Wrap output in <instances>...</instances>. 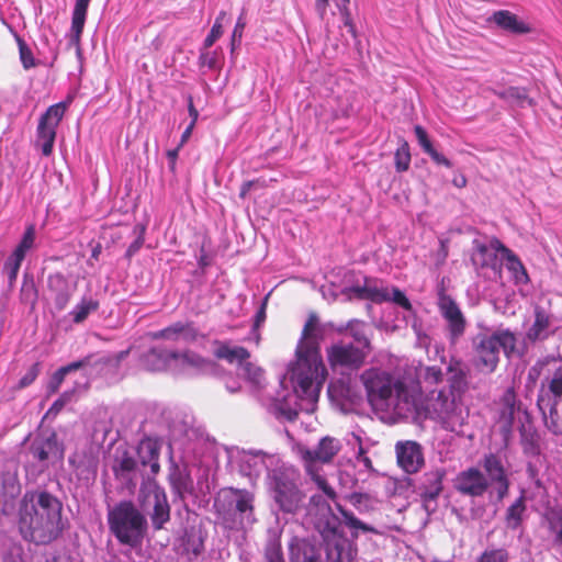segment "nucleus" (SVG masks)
<instances>
[{
    "mask_svg": "<svg viewBox=\"0 0 562 562\" xmlns=\"http://www.w3.org/2000/svg\"><path fill=\"white\" fill-rule=\"evenodd\" d=\"M272 498L288 514L299 515L305 528H313L326 544L327 562H353L356 549L339 529V518L333 513L327 499L313 495L305 504V495L299 488L300 473L284 463L267 476Z\"/></svg>",
    "mask_w": 562,
    "mask_h": 562,
    "instance_id": "obj_1",
    "label": "nucleus"
},
{
    "mask_svg": "<svg viewBox=\"0 0 562 562\" xmlns=\"http://www.w3.org/2000/svg\"><path fill=\"white\" fill-rule=\"evenodd\" d=\"M319 339L318 319L311 315L296 347V362L290 370L292 392L282 390L276 396L269 394L261 398L268 409L277 416L293 420L300 412L312 413L315 409L327 375L319 353Z\"/></svg>",
    "mask_w": 562,
    "mask_h": 562,
    "instance_id": "obj_2",
    "label": "nucleus"
},
{
    "mask_svg": "<svg viewBox=\"0 0 562 562\" xmlns=\"http://www.w3.org/2000/svg\"><path fill=\"white\" fill-rule=\"evenodd\" d=\"M360 380L369 403L374 409L408 418L419 409V384L407 376L371 368L364 370Z\"/></svg>",
    "mask_w": 562,
    "mask_h": 562,
    "instance_id": "obj_3",
    "label": "nucleus"
},
{
    "mask_svg": "<svg viewBox=\"0 0 562 562\" xmlns=\"http://www.w3.org/2000/svg\"><path fill=\"white\" fill-rule=\"evenodd\" d=\"M18 526L21 536L36 544H48L64 530L63 503L44 490L26 491L19 504Z\"/></svg>",
    "mask_w": 562,
    "mask_h": 562,
    "instance_id": "obj_4",
    "label": "nucleus"
},
{
    "mask_svg": "<svg viewBox=\"0 0 562 562\" xmlns=\"http://www.w3.org/2000/svg\"><path fill=\"white\" fill-rule=\"evenodd\" d=\"M517 336L508 328L480 333L472 339L473 364L482 373H493L499 363L501 350L510 358L516 350Z\"/></svg>",
    "mask_w": 562,
    "mask_h": 562,
    "instance_id": "obj_5",
    "label": "nucleus"
},
{
    "mask_svg": "<svg viewBox=\"0 0 562 562\" xmlns=\"http://www.w3.org/2000/svg\"><path fill=\"white\" fill-rule=\"evenodd\" d=\"M420 411L451 432H459L468 418V412L463 408L461 398L447 387L430 391L425 404L419 401V409L416 414Z\"/></svg>",
    "mask_w": 562,
    "mask_h": 562,
    "instance_id": "obj_6",
    "label": "nucleus"
},
{
    "mask_svg": "<svg viewBox=\"0 0 562 562\" xmlns=\"http://www.w3.org/2000/svg\"><path fill=\"white\" fill-rule=\"evenodd\" d=\"M109 529L124 546L136 548L144 539L147 520L132 502L123 501L108 512Z\"/></svg>",
    "mask_w": 562,
    "mask_h": 562,
    "instance_id": "obj_7",
    "label": "nucleus"
},
{
    "mask_svg": "<svg viewBox=\"0 0 562 562\" xmlns=\"http://www.w3.org/2000/svg\"><path fill=\"white\" fill-rule=\"evenodd\" d=\"M214 508L226 528L244 527L245 522L254 521V495L247 491H222L214 501Z\"/></svg>",
    "mask_w": 562,
    "mask_h": 562,
    "instance_id": "obj_8",
    "label": "nucleus"
},
{
    "mask_svg": "<svg viewBox=\"0 0 562 562\" xmlns=\"http://www.w3.org/2000/svg\"><path fill=\"white\" fill-rule=\"evenodd\" d=\"M231 462L235 464L240 474L255 480L267 471L268 475L274 469L281 468L285 462L277 453H267L262 450H236L229 454Z\"/></svg>",
    "mask_w": 562,
    "mask_h": 562,
    "instance_id": "obj_9",
    "label": "nucleus"
},
{
    "mask_svg": "<svg viewBox=\"0 0 562 562\" xmlns=\"http://www.w3.org/2000/svg\"><path fill=\"white\" fill-rule=\"evenodd\" d=\"M139 505L149 515L155 530L164 528L170 519V506L166 492L155 481L144 482L138 494Z\"/></svg>",
    "mask_w": 562,
    "mask_h": 562,
    "instance_id": "obj_10",
    "label": "nucleus"
},
{
    "mask_svg": "<svg viewBox=\"0 0 562 562\" xmlns=\"http://www.w3.org/2000/svg\"><path fill=\"white\" fill-rule=\"evenodd\" d=\"M340 450V443L331 437H324L314 449H301L302 459L306 463V471L312 476L317 486L330 498L335 497L334 490L327 484V481L314 471L315 462H329Z\"/></svg>",
    "mask_w": 562,
    "mask_h": 562,
    "instance_id": "obj_11",
    "label": "nucleus"
},
{
    "mask_svg": "<svg viewBox=\"0 0 562 562\" xmlns=\"http://www.w3.org/2000/svg\"><path fill=\"white\" fill-rule=\"evenodd\" d=\"M327 357L335 370H356L363 363L366 353L360 347H355L352 344L338 342L328 349Z\"/></svg>",
    "mask_w": 562,
    "mask_h": 562,
    "instance_id": "obj_12",
    "label": "nucleus"
},
{
    "mask_svg": "<svg viewBox=\"0 0 562 562\" xmlns=\"http://www.w3.org/2000/svg\"><path fill=\"white\" fill-rule=\"evenodd\" d=\"M482 467L486 473L488 486L492 485L498 499H503L509 491V480L502 458L496 453L485 454Z\"/></svg>",
    "mask_w": 562,
    "mask_h": 562,
    "instance_id": "obj_13",
    "label": "nucleus"
},
{
    "mask_svg": "<svg viewBox=\"0 0 562 562\" xmlns=\"http://www.w3.org/2000/svg\"><path fill=\"white\" fill-rule=\"evenodd\" d=\"M438 307L447 322L449 339L456 344L465 330V318L456 301L446 294L439 296Z\"/></svg>",
    "mask_w": 562,
    "mask_h": 562,
    "instance_id": "obj_14",
    "label": "nucleus"
},
{
    "mask_svg": "<svg viewBox=\"0 0 562 562\" xmlns=\"http://www.w3.org/2000/svg\"><path fill=\"white\" fill-rule=\"evenodd\" d=\"M30 453L40 463V471H43L50 462L61 460L64 450L56 435L52 434L48 437L35 438L30 447Z\"/></svg>",
    "mask_w": 562,
    "mask_h": 562,
    "instance_id": "obj_15",
    "label": "nucleus"
},
{
    "mask_svg": "<svg viewBox=\"0 0 562 562\" xmlns=\"http://www.w3.org/2000/svg\"><path fill=\"white\" fill-rule=\"evenodd\" d=\"M328 396L345 413L351 411L361 401L357 385L350 379H339L328 386Z\"/></svg>",
    "mask_w": 562,
    "mask_h": 562,
    "instance_id": "obj_16",
    "label": "nucleus"
},
{
    "mask_svg": "<svg viewBox=\"0 0 562 562\" xmlns=\"http://www.w3.org/2000/svg\"><path fill=\"white\" fill-rule=\"evenodd\" d=\"M396 459L400 468L408 473H417L424 465L423 448L416 441H398L395 445Z\"/></svg>",
    "mask_w": 562,
    "mask_h": 562,
    "instance_id": "obj_17",
    "label": "nucleus"
},
{
    "mask_svg": "<svg viewBox=\"0 0 562 562\" xmlns=\"http://www.w3.org/2000/svg\"><path fill=\"white\" fill-rule=\"evenodd\" d=\"M454 487L463 495L480 497L487 491L488 481L477 468L472 467L457 475Z\"/></svg>",
    "mask_w": 562,
    "mask_h": 562,
    "instance_id": "obj_18",
    "label": "nucleus"
},
{
    "mask_svg": "<svg viewBox=\"0 0 562 562\" xmlns=\"http://www.w3.org/2000/svg\"><path fill=\"white\" fill-rule=\"evenodd\" d=\"M173 359L176 360L172 371L178 373H206L213 368V363L210 360H206L192 351H186L182 353L176 352V357H173Z\"/></svg>",
    "mask_w": 562,
    "mask_h": 562,
    "instance_id": "obj_19",
    "label": "nucleus"
},
{
    "mask_svg": "<svg viewBox=\"0 0 562 562\" xmlns=\"http://www.w3.org/2000/svg\"><path fill=\"white\" fill-rule=\"evenodd\" d=\"M501 243L498 239H493L488 245L480 244L475 247L472 255V262L477 268H491L494 272L498 271L501 263L498 254L502 255V248L496 245Z\"/></svg>",
    "mask_w": 562,
    "mask_h": 562,
    "instance_id": "obj_20",
    "label": "nucleus"
},
{
    "mask_svg": "<svg viewBox=\"0 0 562 562\" xmlns=\"http://www.w3.org/2000/svg\"><path fill=\"white\" fill-rule=\"evenodd\" d=\"M370 297L374 302H393L403 307L409 316H414L412 303L403 291L395 286H373L369 289Z\"/></svg>",
    "mask_w": 562,
    "mask_h": 562,
    "instance_id": "obj_21",
    "label": "nucleus"
},
{
    "mask_svg": "<svg viewBox=\"0 0 562 562\" xmlns=\"http://www.w3.org/2000/svg\"><path fill=\"white\" fill-rule=\"evenodd\" d=\"M321 549L314 542L304 538H293L290 543L291 562H319Z\"/></svg>",
    "mask_w": 562,
    "mask_h": 562,
    "instance_id": "obj_22",
    "label": "nucleus"
},
{
    "mask_svg": "<svg viewBox=\"0 0 562 562\" xmlns=\"http://www.w3.org/2000/svg\"><path fill=\"white\" fill-rule=\"evenodd\" d=\"M175 351H167L161 348H151L142 359L144 368L148 371L171 370L175 367Z\"/></svg>",
    "mask_w": 562,
    "mask_h": 562,
    "instance_id": "obj_23",
    "label": "nucleus"
},
{
    "mask_svg": "<svg viewBox=\"0 0 562 562\" xmlns=\"http://www.w3.org/2000/svg\"><path fill=\"white\" fill-rule=\"evenodd\" d=\"M161 445L157 438L146 437L137 446V456L143 465H149L151 472L159 471V453Z\"/></svg>",
    "mask_w": 562,
    "mask_h": 562,
    "instance_id": "obj_24",
    "label": "nucleus"
},
{
    "mask_svg": "<svg viewBox=\"0 0 562 562\" xmlns=\"http://www.w3.org/2000/svg\"><path fill=\"white\" fill-rule=\"evenodd\" d=\"M491 20L502 30L513 34H526L530 32L529 25L519 20L516 14L508 10L494 12Z\"/></svg>",
    "mask_w": 562,
    "mask_h": 562,
    "instance_id": "obj_25",
    "label": "nucleus"
},
{
    "mask_svg": "<svg viewBox=\"0 0 562 562\" xmlns=\"http://www.w3.org/2000/svg\"><path fill=\"white\" fill-rule=\"evenodd\" d=\"M551 316L541 307L535 310V322L527 330L526 337L530 341L543 340L550 335Z\"/></svg>",
    "mask_w": 562,
    "mask_h": 562,
    "instance_id": "obj_26",
    "label": "nucleus"
},
{
    "mask_svg": "<svg viewBox=\"0 0 562 562\" xmlns=\"http://www.w3.org/2000/svg\"><path fill=\"white\" fill-rule=\"evenodd\" d=\"M502 248V257L506 260V267L512 272L516 284H527L529 282L528 273L519 258L502 243H496Z\"/></svg>",
    "mask_w": 562,
    "mask_h": 562,
    "instance_id": "obj_27",
    "label": "nucleus"
},
{
    "mask_svg": "<svg viewBox=\"0 0 562 562\" xmlns=\"http://www.w3.org/2000/svg\"><path fill=\"white\" fill-rule=\"evenodd\" d=\"M88 366H89V360H81V361H76V362H72V363H69L65 367H61L59 368L54 374L53 376L50 378L48 384H47V390L49 393H55L58 391L59 386L61 385V383L64 382L65 378L67 374L71 373V372H75V371H78L79 369H82L85 372L80 379V382H82L83 380V376L87 379V373H88ZM79 382V380H77Z\"/></svg>",
    "mask_w": 562,
    "mask_h": 562,
    "instance_id": "obj_28",
    "label": "nucleus"
},
{
    "mask_svg": "<svg viewBox=\"0 0 562 562\" xmlns=\"http://www.w3.org/2000/svg\"><path fill=\"white\" fill-rule=\"evenodd\" d=\"M91 0H76L71 19V43L78 45L85 27L88 7Z\"/></svg>",
    "mask_w": 562,
    "mask_h": 562,
    "instance_id": "obj_29",
    "label": "nucleus"
},
{
    "mask_svg": "<svg viewBox=\"0 0 562 562\" xmlns=\"http://www.w3.org/2000/svg\"><path fill=\"white\" fill-rule=\"evenodd\" d=\"M414 132H415V135H416L419 146L423 148V150L427 155L430 156V158L434 160V162H436L437 165H442L447 168L452 167V162L448 158H446L442 154H440L439 151H437L434 148L432 143L429 139L428 134L423 126L416 125L414 127Z\"/></svg>",
    "mask_w": 562,
    "mask_h": 562,
    "instance_id": "obj_30",
    "label": "nucleus"
},
{
    "mask_svg": "<svg viewBox=\"0 0 562 562\" xmlns=\"http://www.w3.org/2000/svg\"><path fill=\"white\" fill-rule=\"evenodd\" d=\"M339 513L341 515L344 525L350 530L352 538H358L360 532L374 535L379 533V530L375 527L358 519L352 512L339 507Z\"/></svg>",
    "mask_w": 562,
    "mask_h": 562,
    "instance_id": "obj_31",
    "label": "nucleus"
},
{
    "mask_svg": "<svg viewBox=\"0 0 562 562\" xmlns=\"http://www.w3.org/2000/svg\"><path fill=\"white\" fill-rule=\"evenodd\" d=\"M56 127L38 122L36 131V145L41 147L44 156H50L56 138Z\"/></svg>",
    "mask_w": 562,
    "mask_h": 562,
    "instance_id": "obj_32",
    "label": "nucleus"
},
{
    "mask_svg": "<svg viewBox=\"0 0 562 562\" xmlns=\"http://www.w3.org/2000/svg\"><path fill=\"white\" fill-rule=\"evenodd\" d=\"M215 355L217 358L225 359L231 363L236 362L238 364V370L249 358V352L245 348L228 345L220 346L216 349Z\"/></svg>",
    "mask_w": 562,
    "mask_h": 562,
    "instance_id": "obj_33",
    "label": "nucleus"
},
{
    "mask_svg": "<svg viewBox=\"0 0 562 562\" xmlns=\"http://www.w3.org/2000/svg\"><path fill=\"white\" fill-rule=\"evenodd\" d=\"M74 97L69 94L65 101L50 105L46 112L41 116L40 122L47 125L58 127L61 119L65 115L67 108L72 102Z\"/></svg>",
    "mask_w": 562,
    "mask_h": 562,
    "instance_id": "obj_34",
    "label": "nucleus"
},
{
    "mask_svg": "<svg viewBox=\"0 0 562 562\" xmlns=\"http://www.w3.org/2000/svg\"><path fill=\"white\" fill-rule=\"evenodd\" d=\"M499 403L502 405L499 417L507 425L514 422L515 413L517 409V396L514 387H508L502 395Z\"/></svg>",
    "mask_w": 562,
    "mask_h": 562,
    "instance_id": "obj_35",
    "label": "nucleus"
},
{
    "mask_svg": "<svg viewBox=\"0 0 562 562\" xmlns=\"http://www.w3.org/2000/svg\"><path fill=\"white\" fill-rule=\"evenodd\" d=\"M525 510V495L522 492L519 498H517L515 503L512 504L506 512L507 527L510 529H517L522 521Z\"/></svg>",
    "mask_w": 562,
    "mask_h": 562,
    "instance_id": "obj_36",
    "label": "nucleus"
},
{
    "mask_svg": "<svg viewBox=\"0 0 562 562\" xmlns=\"http://www.w3.org/2000/svg\"><path fill=\"white\" fill-rule=\"evenodd\" d=\"M99 302L92 297H82L78 304L72 308L70 315L72 321L77 324L82 323L92 312L97 311Z\"/></svg>",
    "mask_w": 562,
    "mask_h": 562,
    "instance_id": "obj_37",
    "label": "nucleus"
},
{
    "mask_svg": "<svg viewBox=\"0 0 562 562\" xmlns=\"http://www.w3.org/2000/svg\"><path fill=\"white\" fill-rule=\"evenodd\" d=\"M501 98L512 102L513 104L525 108L526 105H532V100L528 97L527 91L518 87H509L498 93Z\"/></svg>",
    "mask_w": 562,
    "mask_h": 562,
    "instance_id": "obj_38",
    "label": "nucleus"
},
{
    "mask_svg": "<svg viewBox=\"0 0 562 562\" xmlns=\"http://www.w3.org/2000/svg\"><path fill=\"white\" fill-rule=\"evenodd\" d=\"M238 374L244 376L257 390H261L263 387L265 378L262 370L248 360L241 364Z\"/></svg>",
    "mask_w": 562,
    "mask_h": 562,
    "instance_id": "obj_39",
    "label": "nucleus"
},
{
    "mask_svg": "<svg viewBox=\"0 0 562 562\" xmlns=\"http://www.w3.org/2000/svg\"><path fill=\"white\" fill-rule=\"evenodd\" d=\"M82 380H83L82 382L76 381L72 390L65 391L60 395V397L54 402L50 409L48 411V414L52 412H56V413L59 412L66 403L71 401L75 393L85 391L89 385V381L85 376Z\"/></svg>",
    "mask_w": 562,
    "mask_h": 562,
    "instance_id": "obj_40",
    "label": "nucleus"
},
{
    "mask_svg": "<svg viewBox=\"0 0 562 562\" xmlns=\"http://www.w3.org/2000/svg\"><path fill=\"white\" fill-rule=\"evenodd\" d=\"M411 150L406 140L402 139L400 146L394 154L395 169L397 172L408 170L411 165Z\"/></svg>",
    "mask_w": 562,
    "mask_h": 562,
    "instance_id": "obj_41",
    "label": "nucleus"
},
{
    "mask_svg": "<svg viewBox=\"0 0 562 562\" xmlns=\"http://www.w3.org/2000/svg\"><path fill=\"white\" fill-rule=\"evenodd\" d=\"M362 430L359 431H352L350 434V437L348 438V445L352 446L353 448L357 446V459L359 462L363 463V465L367 469H370L372 467L370 458L366 454V450L362 446Z\"/></svg>",
    "mask_w": 562,
    "mask_h": 562,
    "instance_id": "obj_42",
    "label": "nucleus"
},
{
    "mask_svg": "<svg viewBox=\"0 0 562 562\" xmlns=\"http://www.w3.org/2000/svg\"><path fill=\"white\" fill-rule=\"evenodd\" d=\"M266 562H285L279 537L273 535L269 538L265 549Z\"/></svg>",
    "mask_w": 562,
    "mask_h": 562,
    "instance_id": "obj_43",
    "label": "nucleus"
},
{
    "mask_svg": "<svg viewBox=\"0 0 562 562\" xmlns=\"http://www.w3.org/2000/svg\"><path fill=\"white\" fill-rule=\"evenodd\" d=\"M35 226L33 224L25 228V232L20 243L14 248L13 252L25 258L26 252L33 248L35 243Z\"/></svg>",
    "mask_w": 562,
    "mask_h": 562,
    "instance_id": "obj_44",
    "label": "nucleus"
},
{
    "mask_svg": "<svg viewBox=\"0 0 562 562\" xmlns=\"http://www.w3.org/2000/svg\"><path fill=\"white\" fill-rule=\"evenodd\" d=\"M348 330L352 338L360 345V348L369 347V339L367 336V325L359 321H350Z\"/></svg>",
    "mask_w": 562,
    "mask_h": 562,
    "instance_id": "obj_45",
    "label": "nucleus"
},
{
    "mask_svg": "<svg viewBox=\"0 0 562 562\" xmlns=\"http://www.w3.org/2000/svg\"><path fill=\"white\" fill-rule=\"evenodd\" d=\"M420 382L428 385H437L443 381V372L437 366L425 367L418 374Z\"/></svg>",
    "mask_w": 562,
    "mask_h": 562,
    "instance_id": "obj_46",
    "label": "nucleus"
},
{
    "mask_svg": "<svg viewBox=\"0 0 562 562\" xmlns=\"http://www.w3.org/2000/svg\"><path fill=\"white\" fill-rule=\"evenodd\" d=\"M509 553L504 548L484 550L475 562H508Z\"/></svg>",
    "mask_w": 562,
    "mask_h": 562,
    "instance_id": "obj_47",
    "label": "nucleus"
},
{
    "mask_svg": "<svg viewBox=\"0 0 562 562\" xmlns=\"http://www.w3.org/2000/svg\"><path fill=\"white\" fill-rule=\"evenodd\" d=\"M23 260H24L23 257L14 254L13 251L7 258V260L4 262V266H3V271L7 273L9 282L11 284L13 282H15V280L18 278L19 270L21 268V265H22Z\"/></svg>",
    "mask_w": 562,
    "mask_h": 562,
    "instance_id": "obj_48",
    "label": "nucleus"
},
{
    "mask_svg": "<svg viewBox=\"0 0 562 562\" xmlns=\"http://www.w3.org/2000/svg\"><path fill=\"white\" fill-rule=\"evenodd\" d=\"M19 52H20V59L25 69L36 67L37 63L35 61V57L33 55L32 49L30 46L25 43V41L20 37L19 35H15Z\"/></svg>",
    "mask_w": 562,
    "mask_h": 562,
    "instance_id": "obj_49",
    "label": "nucleus"
},
{
    "mask_svg": "<svg viewBox=\"0 0 562 562\" xmlns=\"http://www.w3.org/2000/svg\"><path fill=\"white\" fill-rule=\"evenodd\" d=\"M226 18V12L221 11L215 19V22L204 40V47H211L223 35V21Z\"/></svg>",
    "mask_w": 562,
    "mask_h": 562,
    "instance_id": "obj_50",
    "label": "nucleus"
},
{
    "mask_svg": "<svg viewBox=\"0 0 562 562\" xmlns=\"http://www.w3.org/2000/svg\"><path fill=\"white\" fill-rule=\"evenodd\" d=\"M429 476L431 477L429 481H431L432 484L422 494V498L437 502V498L442 491V474L436 472L431 473Z\"/></svg>",
    "mask_w": 562,
    "mask_h": 562,
    "instance_id": "obj_51",
    "label": "nucleus"
},
{
    "mask_svg": "<svg viewBox=\"0 0 562 562\" xmlns=\"http://www.w3.org/2000/svg\"><path fill=\"white\" fill-rule=\"evenodd\" d=\"M180 329H181L180 322H177V323L168 326L167 328H164L161 330L153 333L151 337L154 339H166V340L180 342V335H179Z\"/></svg>",
    "mask_w": 562,
    "mask_h": 562,
    "instance_id": "obj_52",
    "label": "nucleus"
},
{
    "mask_svg": "<svg viewBox=\"0 0 562 562\" xmlns=\"http://www.w3.org/2000/svg\"><path fill=\"white\" fill-rule=\"evenodd\" d=\"M548 520L551 531L555 535L554 544L562 547V514L553 512L549 515Z\"/></svg>",
    "mask_w": 562,
    "mask_h": 562,
    "instance_id": "obj_53",
    "label": "nucleus"
},
{
    "mask_svg": "<svg viewBox=\"0 0 562 562\" xmlns=\"http://www.w3.org/2000/svg\"><path fill=\"white\" fill-rule=\"evenodd\" d=\"M1 483L3 486V492H0V498L7 497V496L13 497L20 491L19 483L14 475H11V474L2 475Z\"/></svg>",
    "mask_w": 562,
    "mask_h": 562,
    "instance_id": "obj_54",
    "label": "nucleus"
},
{
    "mask_svg": "<svg viewBox=\"0 0 562 562\" xmlns=\"http://www.w3.org/2000/svg\"><path fill=\"white\" fill-rule=\"evenodd\" d=\"M54 281H56L57 283L65 286V290H61L58 293H56V295L54 297V302H55L57 310L61 311L68 304V302L70 300V293L67 290V284L63 277L57 276L55 279H50V283H53Z\"/></svg>",
    "mask_w": 562,
    "mask_h": 562,
    "instance_id": "obj_55",
    "label": "nucleus"
},
{
    "mask_svg": "<svg viewBox=\"0 0 562 562\" xmlns=\"http://www.w3.org/2000/svg\"><path fill=\"white\" fill-rule=\"evenodd\" d=\"M449 371L452 375L449 379L450 386L448 390H460L465 386V372L462 369H456L452 364L449 366Z\"/></svg>",
    "mask_w": 562,
    "mask_h": 562,
    "instance_id": "obj_56",
    "label": "nucleus"
},
{
    "mask_svg": "<svg viewBox=\"0 0 562 562\" xmlns=\"http://www.w3.org/2000/svg\"><path fill=\"white\" fill-rule=\"evenodd\" d=\"M180 327H181V329L179 330L180 342L190 344L198 339L199 333L192 323L180 322Z\"/></svg>",
    "mask_w": 562,
    "mask_h": 562,
    "instance_id": "obj_57",
    "label": "nucleus"
},
{
    "mask_svg": "<svg viewBox=\"0 0 562 562\" xmlns=\"http://www.w3.org/2000/svg\"><path fill=\"white\" fill-rule=\"evenodd\" d=\"M40 371L41 366L38 362L32 364L31 368L26 371V373L19 380L18 389H24L31 385L38 376Z\"/></svg>",
    "mask_w": 562,
    "mask_h": 562,
    "instance_id": "obj_58",
    "label": "nucleus"
},
{
    "mask_svg": "<svg viewBox=\"0 0 562 562\" xmlns=\"http://www.w3.org/2000/svg\"><path fill=\"white\" fill-rule=\"evenodd\" d=\"M549 390L554 397L562 396V369L554 372L552 379L549 382Z\"/></svg>",
    "mask_w": 562,
    "mask_h": 562,
    "instance_id": "obj_59",
    "label": "nucleus"
},
{
    "mask_svg": "<svg viewBox=\"0 0 562 562\" xmlns=\"http://www.w3.org/2000/svg\"><path fill=\"white\" fill-rule=\"evenodd\" d=\"M245 26H246V22H245L244 18L239 16L235 24V27L233 30V34H232V46L233 47H235L236 44H238V45L240 44Z\"/></svg>",
    "mask_w": 562,
    "mask_h": 562,
    "instance_id": "obj_60",
    "label": "nucleus"
},
{
    "mask_svg": "<svg viewBox=\"0 0 562 562\" xmlns=\"http://www.w3.org/2000/svg\"><path fill=\"white\" fill-rule=\"evenodd\" d=\"M200 59L202 67H207L210 69H215L220 67L218 58L215 54L204 53L201 55Z\"/></svg>",
    "mask_w": 562,
    "mask_h": 562,
    "instance_id": "obj_61",
    "label": "nucleus"
},
{
    "mask_svg": "<svg viewBox=\"0 0 562 562\" xmlns=\"http://www.w3.org/2000/svg\"><path fill=\"white\" fill-rule=\"evenodd\" d=\"M3 562H25L21 548H12L4 557Z\"/></svg>",
    "mask_w": 562,
    "mask_h": 562,
    "instance_id": "obj_62",
    "label": "nucleus"
},
{
    "mask_svg": "<svg viewBox=\"0 0 562 562\" xmlns=\"http://www.w3.org/2000/svg\"><path fill=\"white\" fill-rule=\"evenodd\" d=\"M136 467L135 460L126 453L120 460V469L123 471H133Z\"/></svg>",
    "mask_w": 562,
    "mask_h": 562,
    "instance_id": "obj_63",
    "label": "nucleus"
},
{
    "mask_svg": "<svg viewBox=\"0 0 562 562\" xmlns=\"http://www.w3.org/2000/svg\"><path fill=\"white\" fill-rule=\"evenodd\" d=\"M349 3H350V0L336 1V5L339 9L341 16L351 14L350 9H349Z\"/></svg>",
    "mask_w": 562,
    "mask_h": 562,
    "instance_id": "obj_64",
    "label": "nucleus"
}]
</instances>
